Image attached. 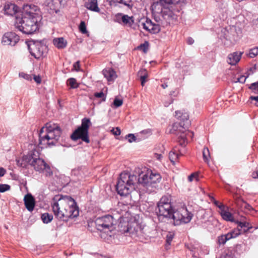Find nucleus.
Masks as SVG:
<instances>
[{
    "label": "nucleus",
    "instance_id": "f257e3e1",
    "mask_svg": "<svg viewBox=\"0 0 258 258\" xmlns=\"http://www.w3.org/2000/svg\"><path fill=\"white\" fill-rule=\"evenodd\" d=\"M152 15L156 23L147 18L145 22L141 23L143 28L148 32L157 34L161 30L160 26L174 24L177 21L181 8L174 7V5L161 6L158 4L151 6Z\"/></svg>",
    "mask_w": 258,
    "mask_h": 258
},
{
    "label": "nucleus",
    "instance_id": "f03ea898",
    "mask_svg": "<svg viewBox=\"0 0 258 258\" xmlns=\"http://www.w3.org/2000/svg\"><path fill=\"white\" fill-rule=\"evenodd\" d=\"M61 135V130L58 124L51 122L46 123L39 133L38 144H30L32 151L26 156L30 159V163L39 159V153L36 150L37 146L43 149L56 145Z\"/></svg>",
    "mask_w": 258,
    "mask_h": 258
},
{
    "label": "nucleus",
    "instance_id": "7ed1b4c3",
    "mask_svg": "<svg viewBox=\"0 0 258 258\" xmlns=\"http://www.w3.org/2000/svg\"><path fill=\"white\" fill-rule=\"evenodd\" d=\"M41 16L37 6L32 4L24 5L21 16H17L15 27L20 31L27 34L36 32L39 28Z\"/></svg>",
    "mask_w": 258,
    "mask_h": 258
},
{
    "label": "nucleus",
    "instance_id": "20e7f679",
    "mask_svg": "<svg viewBox=\"0 0 258 258\" xmlns=\"http://www.w3.org/2000/svg\"><path fill=\"white\" fill-rule=\"evenodd\" d=\"M138 182V177L128 173L120 174L116 185L117 193L121 196H127L135 189V184Z\"/></svg>",
    "mask_w": 258,
    "mask_h": 258
},
{
    "label": "nucleus",
    "instance_id": "39448f33",
    "mask_svg": "<svg viewBox=\"0 0 258 258\" xmlns=\"http://www.w3.org/2000/svg\"><path fill=\"white\" fill-rule=\"evenodd\" d=\"M155 211L158 219L161 222L165 220H171L175 210L173 209L170 196L162 197L157 203Z\"/></svg>",
    "mask_w": 258,
    "mask_h": 258
},
{
    "label": "nucleus",
    "instance_id": "423d86ee",
    "mask_svg": "<svg viewBox=\"0 0 258 258\" xmlns=\"http://www.w3.org/2000/svg\"><path fill=\"white\" fill-rule=\"evenodd\" d=\"M68 199H71L70 196L62 195H56L52 199L51 203L52 211L55 217L60 221L67 215L66 208L69 207L67 205Z\"/></svg>",
    "mask_w": 258,
    "mask_h": 258
},
{
    "label": "nucleus",
    "instance_id": "0eeeda50",
    "mask_svg": "<svg viewBox=\"0 0 258 258\" xmlns=\"http://www.w3.org/2000/svg\"><path fill=\"white\" fill-rule=\"evenodd\" d=\"M138 179V182L146 188L144 190L151 193L155 191L157 184L161 180V176L158 173L150 171L148 173L139 174Z\"/></svg>",
    "mask_w": 258,
    "mask_h": 258
},
{
    "label": "nucleus",
    "instance_id": "6e6552de",
    "mask_svg": "<svg viewBox=\"0 0 258 258\" xmlns=\"http://www.w3.org/2000/svg\"><path fill=\"white\" fill-rule=\"evenodd\" d=\"M95 223L98 230L108 233L114 229L116 220L112 215H106L97 218Z\"/></svg>",
    "mask_w": 258,
    "mask_h": 258
},
{
    "label": "nucleus",
    "instance_id": "1a4fd4ad",
    "mask_svg": "<svg viewBox=\"0 0 258 258\" xmlns=\"http://www.w3.org/2000/svg\"><path fill=\"white\" fill-rule=\"evenodd\" d=\"M91 124L89 118L82 119L81 126L73 132L71 136V139L73 141L81 139L83 141L89 143L90 140L88 136V129Z\"/></svg>",
    "mask_w": 258,
    "mask_h": 258
},
{
    "label": "nucleus",
    "instance_id": "9d476101",
    "mask_svg": "<svg viewBox=\"0 0 258 258\" xmlns=\"http://www.w3.org/2000/svg\"><path fill=\"white\" fill-rule=\"evenodd\" d=\"M187 125L185 123L180 122V123H174L170 129V133L174 134L178 136V143L181 146H185L187 143V137H190L191 138L193 137V133L188 131L184 133Z\"/></svg>",
    "mask_w": 258,
    "mask_h": 258
},
{
    "label": "nucleus",
    "instance_id": "9b49d317",
    "mask_svg": "<svg viewBox=\"0 0 258 258\" xmlns=\"http://www.w3.org/2000/svg\"><path fill=\"white\" fill-rule=\"evenodd\" d=\"M193 217V214L189 212L186 208H181L174 211L171 220H173L175 225L182 223H189Z\"/></svg>",
    "mask_w": 258,
    "mask_h": 258
},
{
    "label": "nucleus",
    "instance_id": "f8f14e48",
    "mask_svg": "<svg viewBox=\"0 0 258 258\" xmlns=\"http://www.w3.org/2000/svg\"><path fill=\"white\" fill-rule=\"evenodd\" d=\"M68 208H66V213H68L67 215L62 218L63 221L67 222L69 219H73L79 216V207L77 205L76 201L73 198L71 197V199H68L67 202Z\"/></svg>",
    "mask_w": 258,
    "mask_h": 258
},
{
    "label": "nucleus",
    "instance_id": "ddd939ff",
    "mask_svg": "<svg viewBox=\"0 0 258 258\" xmlns=\"http://www.w3.org/2000/svg\"><path fill=\"white\" fill-rule=\"evenodd\" d=\"M28 47L30 54L35 58H39L43 54L44 46L39 42L30 41L28 43Z\"/></svg>",
    "mask_w": 258,
    "mask_h": 258
},
{
    "label": "nucleus",
    "instance_id": "4468645a",
    "mask_svg": "<svg viewBox=\"0 0 258 258\" xmlns=\"http://www.w3.org/2000/svg\"><path fill=\"white\" fill-rule=\"evenodd\" d=\"M19 39V36L17 34L13 32H9L4 34L2 42L4 45L14 46Z\"/></svg>",
    "mask_w": 258,
    "mask_h": 258
},
{
    "label": "nucleus",
    "instance_id": "2eb2a0df",
    "mask_svg": "<svg viewBox=\"0 0 258 258\" xmlns=\"http://www.w3.org/2000/svg\"><path fill=\"white\" fill-rule=\"evenodd\" d=\"M239 230L232 229L227 234H222L218 237V242L221 245H224L228 240L235 238L239 235Z\"/></svg>",
    "mask_w": 258,
    "mask_h": 258
},
{
    "label": "nucleus",
    "instance_id": "dca6fc26",
    "mask_svg": "<svg viewBox=\"0 0 258 258\" xmlns=\"http://www.w3.org/2000/svg\"><path fill=\"white\" fill-rule=\"evenodd\" d=\"M229 33V38L234 41H236L240 37L242 34V30L239 27L235 26L230 27L229 30L228 32Z\"/></svg>",
    "mask_w": 258,
    "mask_h": 258
},
{
    "label": "nucleus",
    "instance_id": "f3484780",
    "mask_svg": "<svg viewBox=\"0 0 258 258\" xmlns=\"http://www.w3.org/2000/svg\"><path fill=\"white\" fill-rule=\"evenodd\" d=\"M4 10L5 13L8 15L13 16L16 15V17L18 15L19 8L14 4L9 2L6 3L4 6Z\"/></svg>",
    "mask_w": 258,
    "mask_h": 258
},
{
    "label": "nucleus",
    "instance_id": "a211bd4d",
    "mask_svg": "<svg viewBox=\"0 0 258 258\" xmlns=\"http://www.w3.org/2000/svg\"><path fill=\"white\" fill-rule=\"evenodd\" d=\"M243 52L235 51L228 54L227 62L232 66L236 65L240 60Z\"/></svg>",
    "mask_w": 258,
    "mask_h": 258
},
{
    "label": "nucleus",
    "instance_id": "6ab92c4d",
    "mask_svg": "<svg viewBox=\"0 0 258 258\" xmlns=\"http://www.w3.org/2000/svg\"><path fill=\"white\" fill-rule=\"evenodd\" d=\"M24 204L26 208L30 212H32L35 205V201L32 195L28 193L25 196L24 198Z\"/></svg>",
    "mask_w": 258,
    "mask_h": 258
},
{
    "label": "nucleus",
    "instance_id": "aec40b11",
    "mask_svg": "<svg viewBox=\"0 0 258 258\" xmlns=\"http://www.w3.org/2000/svg\"><path fill=\"white\" fill-rule=\"evenodd\" d=\"M62 0H51L48 4L50 13H57L62 7Z\"/></svg>",
    "mask_w": 258,
    "mask_h": 258
},
{
    "label": "nucleus",
    "instance_id": "412c9836",
    "mask_svg": "<svg viewBox=\"0 0 258 258\" xmlns=\"http://www.w3.org/2000/svg\"><path fill=\"white\" fill-rule=\"evenodd\" d=\"M219 213L223 220L235 223L236 221L234 220L233 214L229 211L228 207L226 206V208L222 209Z\"/></svg>",
    "mask_w": 258,
    "mask_h": 258
},
{
    "label": "nucleus",
    "instance_id": "4be33fe9",
    "mask_svg": "<svg viewBox=\"0 0 258 258\" xmlns=\"http://www.w3.org/2000/svg\"><path fill=\"white\" fill-rule=\"evenodd\" d=\"M119 231L122 233H130V234H133L135 229H133L132 227H129V224L128 222H120L118 224Z\"/></svg>",
    "mask_w": 258,
    "mask_h": 258
},
{
    "label": "nucleus",
    "instance_id": "5701e85b",
    "mask_svg": "<svg viewBox=\"0 0 258 258\" xmlns=\"http://www.w3.org/2000/svg\"><path fill=\"white\" fill-rule=\"evenodd\" d=\"M102 74L108 81H113L117 77L115 72L111 68L104 69Z\"/></svg>",
    "mask_w": 258,
    "mask_h": 258
},
{
    "label": "nucleus",
    "instance_id": "b1692460",
    "mask_svg": "<svg viewBox=\"0 0 258 258\" xmlns=\"http://www.w3.org/2000/svg\"><path fill=\"white\" fill-rule=\"evenodd\" d=\"M46 164L43 159L39 158L34 161V162H31V166L34 167L35 170L41 172L45 168Z\"/></svg>",
    "mask_w": 258,
    "mask_h": 258
},
{
    "label": "nucleus",
    "instance_id": "393cba45",
    "mask_svg": "<svg viewBox=\"0 0 258 258\" xmlns=\"http://www.w3.org/2000/svg\"><path fill=\"white\" fill-rule=\"evenodd\" d=\"M85 7L92 11L99 12L100 9L98 6L97 0H88L85 4Z\"/></svg>",
    "mask_w": 258,
    "mask_h": 258
},
{
    "label": "nucleus",
    "instance_id": "a878e982",
    "mask_svg": "<svg viewBox=\"0 0 258 258\" xmlns=\"http://www.w3.org/2000/svg\"><path fill=\"white\" fill-rule=\"evenodd\" d=\"M16 164L18 166L26 168L29 165L31 166L30 159L28 158L26 155L23 156L22 158L17 159L16 160Z\"/></svg>",
    "mask_w": 258,
    "mask_h": 258
},
{
    "label": "nucleus",
    "instance_id": "bb28decb",
    "mask_svg": "<svg viewBox=\"0 0 258 258\" xmlns=\"http://www.w3.org/2000/svg\"><path fill=\"white\" fill-rule=\"evenodd\" d=\"M235 223L237 224V227L236 228H234V229H238L239 230V235L242 234L241 230L240 229H242L243 228H246V230H244V233L247 232L249 229H251L252 227L250 225L249 223L247 222H241L236 221L235 222Z\"/></svg>",
    "mask_w": 258,
    "mask_h": 258
},
{
    "label": "nucleus",
    "instance_id": "cd10ccee",
    "mask_svg": "<svg viewBox=\"0 0 258 258\" xmlns=\"http://www.w3.org/2000/svg\"><path fill=\"white\" fill-rule=\"evenodd\" d=\"M237 205L241 209L242 211H244V212H247L248 211H254V209L250 205H249L242 200L239 199L237 200Z\"/></svg>",
    "mask_w": 258,
    "mask_h": 258
},
{
    "label": "nucleus",
    "instance_id": "c85d7f7f",
    "mask_svg": "<svg viewBox=\"0 0 258 258\" xmlns=\"http://www.w3.org/2000/svg\"><path fill=\"white\" fill-rule=\"evenodd\" d=\"M53 42L58 49H63L67 46V41L63 37L55 38Z\"/></svg>",
    "mask_w": 258,
    "mask_h": 258
},
{
    "label": "nucleus",
    "instance_id": "c756f323",
    "mask_svg": "<svg viewBox=\"0 0 258 258\" xmlns=\"http://www.w3.org/2000/svg\"><path fill=\"white\" fill-rule=\"evenodd\" d=\"M182 154L177 148H174L169 153V157L171 162L174 163Z\"/></svg>",
    "mask_w": 258,
    "mask_h": 258
},
{
    "label": "nucleus",
    "instance_id": "7c9ffc66",
    "mask_svg": "<svg viewBox=\"0 0 258 258\" xmlns=\"http://www.w3.org/2000/svg\"><path fill=\"white\" fill-rule=\"evenodd\" d=\"M109 2L110 5L116 6L117 4H121L123 6H126L128 8H131V6L130 3L131 0H107Z\"/></svg>",
    "mask_w": 258,
    "mask_h": 258
},
{
    "label": "nucleus",
    "instance_id": "2f4dec72",
    "mask_svg": "<svg viewBox=\"0 0 258 258\" xmlns=\"http://www.w3.org/2000/svg\"><path fill=\"white\" fill-rule=\"evenodd\" d=\"M121 21L124 25L131 27L134 23L133 16L130 17L127 15H123L121 17Z\"/></svg>",
    "mask_w": 258,
    "mask_h": 258
},
{
    "label": "nucleus",
    "instance_id": "473e14b6",
    "mask_svg": "<svg viewBox=\"0 0 258 258\" xmlns=\"http://www.w3.org/2000/svg\"><path fill=\"white\" fill-rule=\"evenodd\" d=\"M41 218L44 223L47 224L53 220V216L48 213H45L41 215Z\"/></svg>",
    "mask_w": 258,
    "mask_h": 258
},
{
    "label": "nucleus",
    "instance_id": "72a5a7b5",
    "mask_svg": "<svg viewBox=\"0 0 258 258\" xmlns=\"http://www.w3.org/2000/svg\"><path fill=\"white\" fill-rule=\"evenodd\" d=\"M138 75L140 76L141 84L143 86L146 82V78L148 77L147 71L145 69L141 70L138 72Z\"/></svg>",
    "mask_w": 258,
    "mask_h": 258
},
{
    "label": "nucleus",
    "instance_id": "f704fd0d",
    "mask_svg": "<svg viewBox=\"0 0 258 258\" xmlns=\"http://www.w3.org/2000/svg\"><path fill=\"white\" fill-rule=\"evenodd\" d=\"M174 233L172 232H169L167 233L166 235V243L165 244V247L166 249L168 248V247L171 244V242L173 240L174 237Z\"/></svg>",
    "mask_w": 258,
    "mask_h": 258
},
{
    "label": "nucleus",
    "instance_id": "c9c22d12",
    "mask_svg": "<svg viewBox=\"0 0 258 258\" xmlns=\"http://www.w3.org/2000/svg\"><path fill=\"white\" fill-rule=\"evenodd\" d=\"M203 156L204 160L208 163L209 161V158L210 157V154L209 150L207 147H205L204 148L203 151Z\"/></svg>",
    "mask_w": 258,
    "mask_h": 258
},
{
    "label": "nucleus",
    "instance_id": "e433bc0d",
    "mask_svg": "<svg viewBox=\"0 0 258 258\" xmlns=\"http://www.w3.org/2000/svg\"><path fill=\"white\" fill-rule=\"evenodd\" d=\"M67 83L71 86V88H77L79 87L76 79L74 78H69L67 81Z\"/></svg>",
    "mask_w": 258,
    "mask_h": 258
},
{
    "label": "nucleus",
    "instance_id": "4c0bfd02",
    "mask_svg": "<svg viewBox=\"0 0 258 258\" xmlns=\"http://www.w3.org/2000/svg\"><path fill=\"white\" fill-rule=\"evenodd\" d=\"M258 54V47H254L249 50L247 55L250 58H254Z\"/></svg>",
    "mask_w": 258,
    "mask_h": 258
},
{
    "label": "nucleus",
    "instance_id": "58836bf2",
    "mask_svg": "<svg viewBox=\"0 0 258 258\" xmlns=\"http://www.w3.org/2000/svg\"><path fill=\"white\" fill-rule=\"evenodd\" d=\"M41 172L44 173L46 176H50L53 173L50 166L47 164H46L45 168L43 169Z\"/></svg>",
    "mask_w": 258,
    "mask_h": 258
},
{
    "label": "nucleus",
    "instance_id": "ea45409f",
    "mask_svg": "<svg viewBox=\"0 0 258 258\" xmlns=\"http://www.w3.org/2000/svg\"><path fill=\"white\" fill-rule=\"evenodd\" d=\"M211 201L220 209V211L224 208H226V206L216 201L214 198H212Z\"/></svg>",
    "mask_w": 258,
    "mask_h": 258
},
{
    "label": "nucleus",
    "instance_id": "a19ab883",
    "mask_svg": "<svg viewBox=\"0 0 258 258\" xmlns=\"http://www.w3.org/2000/svg\"><path fill=\"white\" fill-rule=\"evenodd\" d=\"M94 97L98 98H101L102 101H105L106 98V95L102 91L94 93Z\"/></svg>",
    "mask_w": 258,
    "mask_h": 258
},
{
    "label": "nucleus",
    "instance_id": "79ce46f5",
    "mask_svg": "<svg viewBox=\"0 0 258 258\" xmlns=\"http://www.w3.org/2000/svg\"><path fill=\"white\" fill-rule=\"evenodd\" d=\"M189 118V115L187 113L184 112L182 114V117L180 118V120L181 121L182 123H185V124L187 126L188 125V120Z\"/></svg>",
    "mask_w": 258,
    "mask_h": 258
},
{
    "label": "nucleus",
    "instance_id": "37998d69",
    "mask_svg": "<svg viewBox=\"0 0 258 258\" xmlns=\"http://www.w3.org/2000/svg\"><path fill=\"white\" fill-rule=\"evenodd\" d=\"M183 0H170L169 5H174V7H180V3L182 2Z\"/></svg>",
    "mask_w": 258,
    "mask_h": 258
},
{
    "label": "nucleus",
    "instance_id": "c03bdc74",
    "mask_svg": "<svg viewBox=\"0 0 258 258\" xmlns=\"http://www.w3.org/2000/svg\"><path fill=\"white\" fill-rule=\"evenodd\" d=\"M249 88L253 92L258 93V81L250 84Z\"/></svg>",
    "mask_w": 258,
    "mask_h": 258
},
{
    "label": "nucleus",
    "instance_id": "a18cd8bd",
    "mask_svg": "<svg viewBox=\"0 0 258 258\" xmlns=\"http://www.w3.org/2000/svg\"><path fill=\"white\" fill-rule=\"evenodd\" d=\"M79 30L83 34L87 33L86 24L84 21H81L79 25Z\"/></svg>",
    "mask_w": 258,
    "mask_h": 258
},
{
    "label": "nucleus",
    "instance_id": "49530a36",
    "mask_svg": "<svg viewBox=\"0 0 258 258\" xmlns=\"http://www.w3.org/2000/svg\"><path fill=\"white\" fill-rule=\"evenodd\" d=\"M11 188L10 185L7 184H0V192H4L9 190Z\"/></svg>",
    "mask_w": 258,
    "mask_h": 258
},
{
    "label": "nucleus",
    "instance_id": "de8ad7c7",
    "mask_svg": "<svg viewBox=\"0 0 258 258\" xmlns=\"http://www.w3.org/2000/svg\"><path fill=\"white\" fill-rule=\"evenodd\" d=\"M125 138L127 139L128 142L129 143H132L133 142L137 141V138L135 136L134 134H129L126 136Z\"/></svg>",
    "mask_w": 258,
    "mask_h": 258
},
{
    "label": "nucleus",
    "instance_id": "09e8293b",
    "mask_svg": "<svg viewBox=\"0 0 258 258\" xmlns=\"http://www.w3.org/2000/svg\"><path fill=\"white\" fill-rule=\"evenodd\" d=\"M123 101L122 99H119L115 98L113 101V105L115 107H119L122 105Z\"/></svg>",
    "mask_w": 258,
    "mask_h": 258
},
{
    "label": "nucleus",
    "instance_id": "8fccbe9b",
    "mask_svg": "<svg viewBox=\"0 0 258 258\" xmlns=\"http://www.w3.org/2000/svg\"><path fill=\"white\" fill-rule=\"evenodd\" d=\"M170 0H158L154 2L153 4H158L161 6L169 5Z\"/></svg>",
    "mask_w": 258,
    "mask_h": 258
},
{
    "label": "nucleus",
    "instance_id": "3c124183",
    "mask_svg": "<svg viewBox=\"0 0 258 258\" xmlns=\"http://www.w3.org/2000/svg\"><path fill=\"white\" fill-rule=\"evenodd\" d=\"M19 76L27 80L31 79V77L29 75L26 74L24 73H20Z\"/></svg>",
    "mask_w": 258,
    "mask_h": 258
},
{
    "label": "nucleus",
    "instance_id": "603ef678",
    "mask_svg": "<svg viewBox=\"0 0 258 258\" xmlns=\"http://www.w3.org/2000/svg\"><path fill=\"white\" fill-rule=\"evenodd\" d=\"M249 99L251 101H254L255 102L253 103L255 106H258V96H251L249 97Z\"/></svg>",
    "mask_w": 258,
    "mask_h": 258
},
{
    "label": "nucleus",
    "instance_id": "864d4df0",
    "mask_svg": "<svg viewBox=\"0 0 258 258\" xmlns=\"http://www.w3.org/2000/svg\"><path fill=\"white\" fill-rule=\"evenodd\" d=\"M247 77L244 76H241L240 77L238 78L236 82H239L241 83H244L245 82Z\"/></svg>",
    "mask_w": 258,
    "mask_h": 258
},
{
    "label": "nucleus",
    "instance_id": "5fc2aeb1",
    "mask_svg": "<svg viewBox=\"0 0 258 258\" xmlns=\"http://www.w3.org/2000/svg\"><path fill=\"white\" fill-rule=\"evenodd\" d=\"M111 132L112 134L115 136H118L120 134V130L119 128V127H116L115 128H113L111 130Z\"/></svg>",
    "mask_w": 258,
    "mask_h": 258
},
{
    "label": "nucleus",
    "instance_id": "6e6d98bb",
    "mask_svg": "<svg viewBox=\"0 0 258 258\" xmlns=\"http://www.w3.org/2000/svg\"><path fill=\"white\" fill-rule=\"evenodd\" d=\"M148 42H145V43H144V44H141L140 45V47L141 48H143V51L144 52H146L147 51V49H148Z\"/></svg>",
    "mask_w": 258,
    "mask_h": 258
},
{
    "label": "nucleus",
    "instance_id": "4d7b16f0",
    "mask_svg": "<svg viewBox=\"0 0 258 258\" xmlns=\"http://www.w3.org/2000/svg\"><path fill=\"white\" fill-rule=\"evenodd\" d=\"M73 67L74 68V69L76 71H77V72L79 71V69H80V61H77L75 63H74Z\"/></svg>",
    "mask_w": 258,
    "mask_h": 258
},
{
    "label": "nucleus",
    "instance_id": "13d9d810",
    "mask_svg": "<svg viewBox=\"0 0 258 258\" xmlns=\"http://www.w3.org/2000/svg\"><path fill=\"white\" fill-rule=\"evenodd\" d=\"M183 112H180V111H175V117L178 119H179L182 117V114Z\"/></svg>",
    "mask_w": 258,
    "mask_h": 258
},
{
    "label": "nucleus",
    "instance_id": "bf43d9fd",
    "mask_svg": "<svg viewBox=\"0 0 258 258\" xmlns=\"http://www.w3.org/2000/svg\"><path fill=\"white\" fill-rule=\"evenodd\" d=\"M34 80L37 83H40L41 81V78L39 76H34Z\"/></svg>",
    "mask_w": 258,
    "mask_h": 258
},
{
    "label": "nucleus",
    "instance_id": "052dcab7",
    "mask_svg": "<svg viewBox=\"0 0 258 258\" xmlns=\"http://www.w3.org/2000/svg\"><path fill=\"white\" fill-rule=\"evenodd\" d=\"M6 172V170L4 168H0V177L3 176Z\"/></svg>",
    "mask_w": 258,
    "mask_h": 258
},
{
    "label": "nucleus",
    "instance_id": "680f3d73",
    "mask_svg": "<svg viewBox=\"0 0 258 258\" xmlns=\"http://www.w3.org/2000/svg\"><path fill=\"white\" fill-rule=\"evenodd\" d=\"M196 176V174L195 173H192L191 174H190L188 177V180L189 181L191 182L193 180V179Z\"/></svg>",
    "mask_w": 258,
    "mask_h": 258
},
{
    "label": "nucleus",
    "instance_id": "e2e57ef3",
    "mask_svg": "<svg viewBox=\"0 0 258 258\" xmlns=\"http://www.w3.org/2000/svg\"><path fill=\"white\" fill-rule=\"evenodd\" d=\"M252 177L253 178H258V170H256L252 173Z\"/></svg>",
    "mask_w": 258,
    "mask_h": 258
},
{
    "label": "nucleus",
    "instance_id": "0e129e2a",
    "mask_svg": "<svg viewBox=\"0 0 258 258\" xmlns=\"http://www.w3.org/2000/svg\"><path fill=\"white\" fill-rule=\"evenodd\" d=\"M187 42L188 44L191 45L194 43V40L192 38L189 37L187 40Z\"/></svg>",
    "mask_w": 258,
    "mask_h": 258
},
{
    "label": "nucleus",
    "instance_id": "69168bd1",
    "mask_svg": "<svg viewBox=\"0 0 258 258\" xmlns=\"http://www.w3.org/2000/svg\"><path fill=\"white\" fill-rule=\"evenodd\" d=\"M162 87L163 89H165L166 88H167L168 87V85L166 83H164V84H163L162 85Z\"/></svg>",
    "mask_w": 258,
    "mask_h": 258
},
{
    "label": "nucleus",
    "instance_id": "338daca9",
    "mask_svg": "<svg viewBox=\"0 0 258 258\" xmlns=\"http://www.w3.org/2000/svg\"><path fill=\"white\" fill-rule=\"evenodd\" d=\"M224 258H233V257L230 254H226L224 256Z\"/></svg>",
    "mask_w": 258,
    "mask_h": 258
},
{
    "label": "nucleus",
    "instance_id": "774afa93",
    "mask_svg": "<svg viewBox=\"0 0 258 258\" xmlns=\"http://www.w3.org/2000/svg\"><path fill=\"white\" fill-rule=\"evenodd\" d=\"M157 156H158V157H157V158H158V159H159H159H160V158L162 157V155H161V154H158V155H157Z\"/></svg>",
    "mask_w": 258,
    "mask_h": 258
}]
</instances>
